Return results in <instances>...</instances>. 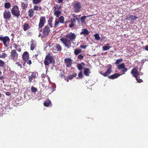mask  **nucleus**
Here are the masks:
<instances>
[{
	"label": "nucleus",
	"mask_w": 148,
	"mask_h": 148,
	"mask_svg": "<svg viewBox=\"0 0 148 148\" xmlns=\"http://www.w3.org/2000/svg\"><path fill=\"white\" fill-rule=\"evenodd\" d=\"M34 10L33 9H29L28 11V14L29 17L31 18L34 15Z\"/></svg>",
	"instance_id": "obj_23"
},
{
	"label": "nucleus",
	"mask_w": 148,
	"mask_h": 148,
	"mask_svg": "<svg viewBox=\"0 0 148 148\" xmlns=\"http://www.w3.org/2000/svg\"><path fill=\"white\" fill-rule=\"evenodd\" d=\"M1 97V94L0 92V97Z\"/></svg>",
	"instance_id": "obj_64"
},
{
	"label": "nucleus",
	"mask_w": 148,
	"mask_h": 148,
	"mask_svg": "<svg viewBox=\"0 0 148 148\" xmlns=\"http://www.w3.org/2000/svg\"><path fill=\"white\" fill-rule=\"evenodd\" d=\"M52 21V18H50L48 21V24L47 25H48L49 26H50L51 28L52 27H53Z\"/></svg>",
	"instance_id": "obj_30"
},
{
	"label": "nucleus",
	"mask_w": 148,
	"mask_h": 148,
	"mask_svg": "<svg viewBox=\"0 0 148 148\" xmlns=\"http://www.w3.org/2000/svg\"><path fill=\"white\" fill-rule=\"evenodd\" d=\"M78 76L80 77H82L83 74L82 72H80L78 74Z\"/></svg>",
	"instance_id": "obj_54"
},
{
	"label": "nucleus",
	"mask_w": 148,
	"mask_h": 148,
	"mask_svg": "<svg viewBox=\"0 0 148 148\" xmlns=\"http://www.w3.org/2000/svg\"><path fill=\"white\" fill-rule=\"evenodd\" d=\"M82 50L81 49H74V54L76 55H77L82 53Z\"/></svg>",
	"instance_id": "obj_29"
},
{
	"label": "nucleus",
	"mask_w": 148,
	"mask_h": 148,
	"mask_svg": "<svg viewBox=\"0 0 148 148\" xmlns=\"http://www.w3.org/2000/svg\"><path fill=\"white\" fill-rule=\"evenodd\" d=\"M90 32L86 28H83L82 29V31L80 32L81 35H84L86 36L89 34Z\"/></svg>",
	"instance_id": "obj_17"
},
{
	"label": "nucleus",
	"mask_w": 148,
	"mask_h": 148,
	"mask_svg": "<svg viewBox=\"0 0 148 148\" xmlns=\"http://www.w3.org/2000/svg\"><path fill=\"white\" fill-rule=\"evenodd\" d=\"M30 50H33L37 47V42L36 41L32 40L31 41Z\"/></svg>",
	"instance_id": "obj_16"
},
{
	"label": "nucleus",
	"mask_w": 148,
	"mask_h": 148,
	"mask_svg": "<svg viewBox=\"0 0 148 148\" xmlns=\"http://www.w3.org/2000/svg\"><path fill=\"white\" fill-rule=\"evenodd\" d=\"M76 36L74 33H68L65 37H62L60 38V40L67 49L70 47L71 43L75 40Z\"/></svg>",
	"instance_id": "obj_1"
},
{
	"label": "nucleus",
	"mask_w": 148,
	"mask_h": 148,
	"mask_svg": "<svg viewBox=\"0 0 148 148\" xmlns=\"http://www.w3.org/2000/svg\"><path fill=\"white\" fill-rule=\"evenodd\" d=\"M31 90L32 92H36L37 91V89L33 87H32L31 88Z\"/></svg>",
	"instance_id": "obj_46"
},
{
	"label": "nucleus",
	"mask_w": 148,
	"mask_h": 148,
	"mask_svg": "<svg viewBox=\"0 0 148 148\" xmlns=\"http://www.w3.org/2000/svg\"><path fill=\"white\" fill-rule=\"evenodd\" d=\"M85 65L84 63L82 62L80 64H78L77 65V68L79 70H81L83 69V66Z\"/></svg>",
	"instance_id": "obj_25"
},
{
	"label": "nucleus",
	"mask_w": 148,
	"mask_h": 148,
	"mask_svg": "<svg viewBox=\"0 0 148 148\" xmlns=\"http://www.w3.org/2000/svg\"><path fill=\"white\" fill-rule=\"evenodd\" d=\"M145 49L148 51V45H146L145 47Z\"/></svg>",
	"instance_id": "obj_60"
},
{
	"label": "nucleus",
	"mask_w": 148,
	"mask_h": 148,
	"mask_svg": "<svg viewBox=\"0 0 148 148\" xmlns=\"http://www.w3.org/2000/svg\"><path fill=\"white\" fill-rule=\"evenodd\" d=\"M73 10L76 13L80 12L82 7L81 4L79 2H75L73 4Z\"/></svg>",
	"instance_id": "obj_6"
},
{
	"label": "nucleus",
	"mask_w": 148,
	"mask_h": 148,
	"mask_svg": "<svg viewBox=\"0 0 148 148\" xmlns=\"http://www.w3.org/2000/svg\"><path fill=\"white\" fill-rule=\"evenodd\" d=\"M127 70V68L123 69V70L121 71L120 72L121 73V74H120L121 75H122L123 74H124L126 72Z\"/></svg>",
	"instance_id": "obj_41"
},
{
	"label": "nucleus",
	"mask_w": 148,
	"mask_h": 148,
	"mask_svg": "<svg viewBox=\"0 0 148 148\" xmlns=\"http://www.w3.org/2000/svg\"><path fill=\"white\" fill-rule=\"evenodd\" d=\"M88 47V46L87 45H81L80 46V48L82 49H86L87 47Z\"/></svg>",
	"instance_id": "obj_52"
},
{
	"label": "nucleus",
	"mask_w": 148,
	"mask_h": 148,
	"mask_svg": "<svg viewBox=\"0 0 148 148\" xmlns=\"http://www.w3.org/2000/svg\"><path fill=\"white\" fill-rule=\"evenodd\" d=\"M138 67L135 66L133 68L131 71V73L133 76L135 78L138 77L139 74V72L138 71Z\"/></svg>",
	"instance_id": "obj_11"
},
{
	"label": "nucleus",
	"mask_w": 148,
	"mask_h": 148,
	"mask_svg": "<svg viewBox=\"0 0 148 148\" xmlns=\"http://www.w3.org/2000/svg\"><path fill=\"white\" fill-rule=\"evenodd\" d=\"M34 10L40 11L42 10L41 7H38L37 5H35L34 6V8L33 9Z\"/></svg>",
	"instance_id": "obj_36"
},
{
	"label": "nucleus",
	"mask_w": 148,
	"mask_h": 148,
	"mask_svg": "<svg viewBox=\"0 0 148 148\" xmlns=\"http://www.w3.org/2000/svg\"><path fill=\"white\" fill-rule=\"evenodd\" d=\"M5 94L6 95L8 96H10L11 95V93L9 92H6Z\"/></svg>",
	"instance_id": "obj_55"
},
{
	"label": "nucleus",
	"mask_w": 148,
	"mask_h": 148,
	"mask_svg": "<svg viewBox=\"0 0 148 148\" xmlns=\"http://www.w3.org/2000/svg\"><path fill=\"white\" fill-rule=\"evenodd\" d=\"M3 16L5 20L9 21L12 17L11 12L9 10H5L3 13Z\"/></svg>",
	"instance_id": "obj_8"
},
{
	"label": "nucleus",
	"mask_w": 148,
	"mask_h": 148,
	"mask_svg": "<svg viewBox=\"0 0 148 148\" xmlns=\"http://www.w3.org/2000/svg\"><path fill=\"white\" fill-rule=\"evenodd\" d=\"M112 71V66L111 64H109L108 65V68L105 73H102L101 72L100 74L104 77H107L110 75Z\"/></svg>",
	"instance_id": "obj_9"
},
{
	"label": "nucleus",
	"mask_w": 148,
	"mask_h": 148,
	"mask_svg": "<svg viewBox=\"0 0 148 148\" xmlns=\"http://www.w3.org/2000/svg\"><path fill=\"white\" fill-rule=\"evenodd\" d=\"M72 60L69 58H65L64 59V62L66 64V67H70L72 64Z\"/></svg>",
	"instance_id": "obj_14"
},
{
	"label": "nucleus",
	"mask_w": 148,
	"mask_h": 148,
	"mask_svg": "<svg viewBox=\"0 0 148 148\" xmlns=\"http://www.w3.org/2000/svg\"><path fill=\"white\" fill-rule=\"evenodd\" d=\"M72 15L73 16V17H74V18L76 17V16H77L76 15H75V14H73Z\"/></svg>",
	"instance_id": "obj_63"
},
{
	"label": "nucleus",
	"mask_w": 148,
	"mask_h": 148,
	"mask_svg": "<svg viewBox=\"0 0 148 148\" xmlns=\"http://www.w3.org/2000/svg\"><path fill=\"white\" fill-rule=\"evenodd\" d=\"M40 33L38 35L39 37L42 38H47L51 31L50 27L48 25H45L42 29H39Z\"/></svg>",
	"instance_id": "obj_2"
},
{
	"label": "nucleus",
	"mask_w": 148,
	"mask_h": 148,
	"mask_svg": "<svg viewBox=\"0 0 148 148\" xmlns=\"http://www.w3.org/2000/svg\"><path fill=\"white\" fill-rule=\"evenodd\" d=\"M51 104V102L50 100H48L45 101L44 103V106L46 107H48Z\"/></svg>",
	"instance_id": "obj_31"
},
{
	"label": "nucleus",
	"mask_w": 148,
	"mask_h": 148,
	"mask_svg": "<svg viewBox=\"0 0 148 148\" xmlns=\"http://www.w3.org/2000/svg\"><path fill=\"white\" fill-rule=\"evenodd\" d=\"M84 58V56L83 54H81L79 55L78 56V59H79L80 60L83 59Z\"/></svg>",
	"instance_id": "obj_42"
},
{
	"label": "nucleus",
	"mask_w": 148,
	"mask_h": 148,
	"mask_svg": "<svg viewBox=\"0 0 148 148\" xmlns=\"http://www.w3.org/2000/svg\"><path fill=\"white\" fill-rule=\"evenodd\" d=\"M41 77L42 78H44L45 77V75L44 74H42L41 75Z\"/></svg>",
	"instance_id": "obj_58"
},
{
	"label": "nucleus",
	"mask_w": 148,
	"mask_h": 148,
	"mask_svg": "<svg viewBox=\"0 0 148 148\" xmlns=\"http://www.w3.org/2000/svg\"><path fill=\"white\" fill-rule=\"evenodd\" d=\"M30 76L33 77V79H35L37 77L36 73L35 72H33L30 75Z\"/></svg>",
	"instance_id": "obj_39"
},
{
	"label": "nucleus",
	"mask_w": 148,
	"mask_h": 148,
	"mask_svg": "<svg viewBox=\"0 0 148 148\" xmlns=\"http://www.w3.org/2000/svg\"><path fill=\"white\" fill-rule=\"evenodd\" d=\"M46 22V17L44 16L41 17L39 21L38 24L39 28H42L43 26Z\"/></svg>",
	"instance_id": "obj_13"
},
{
	"label": "nucleus",
	"mask_w": 148,
	"mask_h": 148,
	"mask_svg": "<svg viewBox=\"0 0 148 148\" xmlns=\"http://www.w3.org/2000/svg\"><path fill=\"white\" fill-rule=\"evenodd\" d=\"M13 45L15 49V50H16V51H17L19 52H20L21 51V48H19L18 49H17L18 45L14 43L13 44Z\"/></svg>",
	"instance_id": "obj_34"
},
{
	"label": "nucleus",
	"mask_w": 148,
	"mask_h": 148,
	"mask_svg": "<svg viewBox=\"0 0 148 148\" xmlns=\"http://www.w3.org/2000/svg\"><path fill=\"white\" fill-rule=\"evenodd\" d=\"M106 45H105L103 47V49L104 51H107L109 50L111 47L110 46V44L109 43H107Z\"/></svg>",
	"instance_id": "obj_28"
},
{
	"label": "nucleus",
	"mask_w": 148,
	"mask_h": 148,
	"mask_svg": "<svg viewBox=\"0 0 148 148\" xmlns=\"http://www.w3.org/2000/svg\"><path fill=\"white\" fill-rule=\"evenodd\" d=\"M16 64L18 66H19L21 69L22 68V65L19 62H17L16 63Z\"/></svg>",
	"instance_id": "obj_51"
},
{
	"label": "nucleus",
	"mask_w": 148,
	"mask_h": 148,
	"mask_svg": "<svg viewBox=\"0 0 148 148\" xmlns=\"http://www.w3.org/2000/svg\"><path fill=\"white\" fill-rule=\"evenodd\" d=\"M136 78L137 82L138 83H141L143 82V80L142 79L138 78V77Z\"/></svg>",
	"instance_id": "obj_48"
},
{
	"label": "nucleus",
	"mask_w": 148,
	"mask_h": 148,
	"mask_svg": "<svg viewBox=\"0 0 148 148\" xmlns=\"http://www.w3.org/2000/svg\"><path fill=\"white\" fill-rule=\"evenodd\" d=\"M65 26L66 27H67L68 26H69V24H70L71 21H70V20L69 19L68 21H66L65 22Z\"/></svg>",
	"instance_id": "obj_44"
},
{
	"label": "nucleus",
	"mask_w": 148,
	"mask_h": 148,
	"mask_svg": "<svg viewBox=\"0 0 148 148\" xmlns=\"http://www.w3.org/2000/svg\"><path fill=\"white\" fill-rule=\"evenodd\" d=\"M1 41L2 42L4 46L5 47H8L9 46L10 39V38L7 36H1Z\"/></svg>",
	"instance_id": "obj_5"
},
{
	"label": "nucleus",
	"mask_w": 148,
	"mask_h": 148,
	"mask_svg": "<svg viewBox=\"0 0 148 148\" xmlns=\"http://www.w3.org/2000/svg\"><path fill=\"white\" fill-rule=\"evenodd\" d=\"M131 15L129 14L126 15L125 16V19L127 20H130L131 19Z\"/></svg>",
	"instance_id": "obj_47"
},
{
	"label": "nucleus",
	"mask_w": 148,
	"mask_h": 148,
	"mask_svg": "<svg viewBox=\"0 0 148 148\" xmlns=\"http://www.w3.org/2000/svg\"><path fill=\"white\" fill-rule=\"evenodd\" d=\"M123 60L122 59H117L116 60V62H115L114 64L116 65H118L119 64L121 63V62Z\"/></svg>",
	"instance_id": "obj_40"
},
{
	"label": "nucleus",
	"mask_w": 148,
	"mask_h": 148,
	"mask_svg": "<svg viewBox=\"0 0 148 148\" xmlns=\"http://www.w3.org/2000/svg\"><path fill=\"white\" fill-rule=\"evenodd\" d=\"M53 58L49 53H48L46 56L44 61L45 65L48 66L52 63Z\"/></svg>",
	"instance_id": "obj_7"
},
{
	"label": "nucleus",
	"mask_w": 148,
	"mask_h": 148,
	"mask_svg": "<svg viewBox=\"0 0 148 148\" xmlns=\"http://www.w3.org/2000/svg\"><path fill=\"white\" fill-rule=\"evenodd\" d=\"M53 14L56 17H59V15L61 13V11L60 10H53Z\"/></svg>",
	"instance_id": "obj_22"
},
{
	"label": "nucleus",
	"mask_w": 148,
	"mask_h": 148,
	"mask_svg": "<svg viewBox=\"0 0 148 148\" xmlns=\"http://www.w3.org/2000/svg\"><path fill=\"white\" fill-rule=\"evenodd\" d=\"M125 68H126L125 67V64L124 63H122L120 65H117V69L119 70H120Z\"/></svg>",
	"instance_id": "obj_27"
},
{
	"label": "nucleus",
	"mask_w": 148,
	"mask_h": 148,
	"mask_svg": "<svg viewBox=\"0 0 148 148\" xmlns=\"http://www.w3.org/2000/svg\"><path fill=\"white\" fill-rule=\"evenodd\" d=\"M91 72L90 70L88 68H85L84 69V74L87 76H89V74Z\"/></svg>",
	"instance_id": "obj_21"
},
{
	"label": "nucleus",
	"mask_w": 148,
	"mask_h": 148,
	"mask_svg": "<svg viewBox=\"0 0 148 148\" xmlns=\"http://www.w3.org/2000/svg\"><path fill=\"white\" fill-rule=\"evenodd\" d=\"M42 0H32V2L34 4H37L40 3Z\"/></svg>",
	"instance_id": "obj_38"
},
{
	"label": "nucleus",
	"mask_w": 148,
	"mask_h": 148,
	"mask_svg": "<svg viewBox=\"0 0 148 148\" xmlns=\"http://www.w3.org/2000/svg\"><path fill=\"white\" fill-rule=\"evenodd\" d=\"M61 5H58V4H56L53 8V10H60L62 9Z\"/></svg>",
	"instance_id": "obj_33"
},
{
	"label": "nucleus",
	"mask_w": 148,
	"mask_h": 148,
	"mask_svg": "<svg viewBox=\"0 0 148 148\" xmlns=\"http://www.w3.org/2000/svg\"><path fill=\"white\" fill-rule=\"evenodd\" d=\"M131 19H132L133 20H135L136 19L138 18V17L136 16H131Z\"/></svg>",
	"instance_id": "obj_50"
},
{
	"label": "nucleus",
	"mask_w": 148,
	"mask_h": 148,
	"mask_svg": "<svg viewBox=\"0 0 148 148\" xmlns=\"http://www.w3.org/2000/svg\"><path fill=\"white\" fill-rule=\"evenodd\" d=\"M7 56L6 54L3 53L2 55L0 56V58H4Z\"/></svg>",
	"instance_id": "obj_45"
},
{
	"label": "nucleus",
	"mask_w": 148,
	"mask_h": 148,
	"mask_svg": "<svg viewBox=\"0 0 148 148\" xmlns=\"http://www.w3.org/2000/svg\"><path fill=\"white\" fill-rule=\"evenodd\" d=\"M92 15H90L88 16H84L82 17L80 19L81 23H82L85 24L86 22L85 20L86 19V18L87 17H89L92 16Z\"/></svg>",
	"instance_id": "obj_24"
},
{
	"label": "nucleus",
	"mask_w": 148,
	"mask_h": 148,
	"mask_svg": "<svg viewBox=\"0 0 148 148\" xmlns=\"http://www.w3.org/2000/svg\"><path fill=\"white\" fill-rule=\"evenodd\" d=\"M28 6V4L27 3H21V7L23 10L25 9Z\"/></svg>",
	"instance_id": "obj_35"
},
{
	"label": "nucleus",
	"mask_w": 148,
	"mask_h": 148,
	"mask_svg": "<svg viewBox=\"0 0 148 148\" xmlns=\"http://www.w3.org/2000/svg\"><path fill=\"white\" fill-rule=\"evenodd\" d=\"M71 23L69 25V27L70 28H72L74 27L75 25V18H71Z\"/></svg>",
	"instance_id": "obj_19"
},
{
	"label": "nucleus",
	"mask_w": 148,
	"mask_h": 148,
	"mask_svg": "<svg viewBox=\"0 0 148 148\" xmlns=\"http://www.w3.org/2000/svg\"><path fill=\"white\" fill-rule=\"evenodd\" d=\"M4 6L5 8L8 9L10 8L11 6V5L10 3L6 2L4 3Z\"/></svg>",
	"instance_id": "obj_32"
},
{
	"label": "nucleus",
	"mask_w": 148,
	"mask_h": 148,
	"mask_svg": "<svg viewBox=\"0 0 148 148\" xmlns=\"http://www.w3.org/2000/svg\"><path fill=\"white\" fill-rule=\"evenodd\" d=\"M37 54H35L34 55V57L36 58L38 56V53H39V52L37 51Z\"/></svg>",
	"instance_id": "obj_56"
},
{
	"label": "nucleus",
	"mask_w": 148,
	"mask_h": 148,
	"mask_svg": "<svg viewBox=\"0 0 148 148\" xmlns=\"http://www.w3.org/2000/svg\"><path fill=\"white\" fill-rule=\"evenodd\" d=\"M33 78L32 77L30 76H29L28 77V82L30 83L32 81V80L33 79Z\"/></svg>",
	"instance_id": "obj_49"
},
{
	"label": "nucleus",
	"mask_w": 148,
	"mask_h": 148,
	"mask_svg": "<svg viewBox=\"0 0 148 148\" xmlns=\"http://www.w3.org/2000/svg\"><path fill=\"white\" fill-rule=\"evenodd\" d=\"M58 18V21H57L56 20L55 21V24H54V27L55 28H56L58 26L59 23H64V18L63 16H60V17H59Z\"/></svg>",
	"instance_id": "obj_12"
},
{
	"label": "nucleus",
	"mask_w": 148,
	"mask_h": 148,
	"mask_svg": "<svg viewBox=\"0 0 148 148\" xmlns=\"http://www.w3.org/2000/svg\"><path fill=\"white\" fill-rule=\"evenodd\" d=\"M4 78V77L3 76L1 75L0 76V79L2 80Z\"/></svg>",
	"instance_id": "obj_61"
},
{
	"label": "nucleus",
	"mask_w": 148,
	"mask_h": 148,
	"mask_svg": "<svg viewBox=\"0 0 148 148\" xmlns=\"http://www.w3.org/2000/svg\"><path fill=\"white\" fill-rule=\"evenodd\" d=\"M63 0H58V3H62Z\"/></svg>",
	"instance_id": "obj_57"
},
{
	"label": "nucleus",
	"mask_w": 148,
	"mask_h": 148,
	"mask_svg": "<svg viewBox=\"0 0 148 148\" xmlns=\"http://www.w3.org/2000/svg\"><path fill=\"white\" fill-rule=\"evenodd\" d=\"M27 63L29 65L31 64H32V62H31V60H29L28 61Z\"/></svg>",
	"instance_id": "obj_59"
},
{
	"label": "nucleus",
	"mask_w": 148,
	"mask_h": 148,
	"mask_svg": "<svg viewBox=\"0 0 148 148\" xmlns=\"http://www.w3.org/2000/svg\"><path fill=\"white\" fill-rule=\"evenodd\" d=\"M94 36L95 40H99L100 39L99 34H96L94 35Z\"/></svg>",
	"instance_id": "obj_37"
},
{
	"label": "nucleus",
	"mask_w": 148,
	"mask_h": 148,
	"mask_svg": "<svg viewBox=\"0 0 148 148\" xmlns=\"http://www.w3.org/2000/svg\"><path fill=\"white\" fill-rule=\"evenodd\" d=\"M9 58L10 59L14 61H16L18 59V54L17 53L16 50L13 49L11 51Z\"/></svg>",
	"instance_id": "obj_4"
},
{
	"label": "nucleus",
	"mask_w": 148,
	"mask_h": 148,
	"mask_svg": "<svg viewBox=\"0 0 148 148\" xmlns=\"http://www.w3.org/2000/svg\"><path fill=\"white\" fill-rule=\"evenodd\" d=\"M74 18H75V20L76 21V20H79V19L78 18V17H77V16H76V17Z\"/></svg>",
	"instance_id": "obj_62"
},
{
	"label": "nucleus",
	"mask_w": 148,
	"mask_h": 148,
	"mask_svg": "<svg viewBox=\"0 0 148 148\" xmlns=\"http://www.w3.org/2000/svg\"><path fill=\"white\" fill-rule=\"evenodd\" d=\"M77 75V74L76 73L73 74L71 75H69L68 77H66V78L65 79V80H67V81L68 82L69 79H73L74 77H76Z\"/></svg>",
	"instance_id": "obj_20"
},
{
	"label": "nucleus",
	"mask_w": 148,
	"mask_h": 148,
	"mask_svg": "<svg viewBox=\"0 0 148 148\" xmlns=\"http://www.w3.org/2000/svg\"><path fill=\"white\" fill-rule=\"evenodd\" d=\"M59 76L61 78L63 77H64V73H62L61 72L60 73V74L59 75Z\"/></svg>",
	"instance_id": "obj_53"
},
{
	"label": "nucleus",
	"mask_w": 148,
	"mask_h": 148,
	"mask_svg": "<svg viewBox=\"0 0 148 148\" xmlns=\"http://www.w3.org/2000/svg\"><path fill=\"white\" fill-rule=\"evenodd\" d=\"M4 65L5 63L4 62L1 60H0V66L3 67L4 66Z\"/></svg>",
	"instance_id": "obj_43"
},
{
	"label": "nucleus",
	"mask_w": 148,
	"mask_h": 148,
	"mask_svg": "<svg viewBox=\"0 0 148 148\" xmlns=\"http://www.w3.org/2000/svg\"><path fill=\"white\" fill-rule=\"evenodd\" d=\"M120 76H121V74L120 73H115L109 76L108 78L110 79H113L117 78Z\"/></svg>",
	"instance_id": "obj_18"
},
{
	"label": "nucleus",
	"mask_w": 148,
	"mask_h": 148,
	"mask_svg": "<svg viewBox=\"0 0 148 148\" xmlns=\"http://www.w3.org/2000/svg\"><path fill=\"white\" fill-rule=\"evenodd\" d=\"M11 11L13 15L16 17L17 18H19L20 15V12L17 5L14 6L12 8Z\"/></svg>",
	"instance_id": "obj_3"
},
{
	"label": "nucleus",
	"mask_w": 148,
	"mask_h": 148,
	"mask_svg": "<svg viewBox=\"0 0 148 148\" xmlns=\"http://www.w3.org/2000/svg\"><path fill=\"white\" fill-rule=\"evenodd\" d=\"M51 49L53 53H57L58 51L60 52L61 51L62 47L59 44H56L53 46Z\"/></svg>",
	"instance_id": "obj_10"
},
{
	"label": "nucleus",
	"mask_w": 148,
	"mask_h": 148,
	"mask_svg": "<svg viewBox=\"0 0 148 148\" xmlns=\"http://www.w3.org/2000/svg\"><path fill=\"white\" fill-rule=\"evenodd\" d=\"M29 28V25L27 23H25L23 26V29L25 31L28 30Z\"/></svg>",
	"instance_id": "obj_26"
},
{
	"label": "nucleus",
	"mask_w": 148,
	"mask_h": 148,
	"mask_svg": "<svg viewBox=\"0 0 148 148\" xmlns=\"http://www.w3.org/2000/svg\"><path fill=\"white\" fill-rule=\"evenodd\" d=\"M29 55L28 52L25 51L22 55V58L23 61L26 62L29 59Z\"/></svg>",
	"instance_id": "obj_15"
}]
</instances>
